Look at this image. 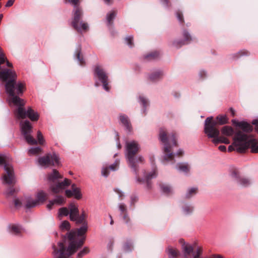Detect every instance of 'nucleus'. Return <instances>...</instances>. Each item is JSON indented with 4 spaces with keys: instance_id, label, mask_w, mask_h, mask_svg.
Segmentation results:
<instances>
[{
    "instance_id": "1",
    "label": "nucleus",
    "mask_w": 258,
    "mask_h": 258,
    "mask_svg": "<svg viewBox=\"0 0 258 258\" xmlns=\"http://www.w3.org/2000/svg\"><path fill=\"white\" fill-rule=\"evenodd\" d=\"M125 157L129 167L132 169L137 176V181L139 183H146L147 188L148 189L151 187V180L157 176V172L155 170H153L148 174L145 178L142 179L138 177L139 166L137 165L139 163L144 162V159L141 156H136L140 150L139 144L135 141L127 142L125 145Z\"/></svg>"
},
{
    "instance_id": "2",
    "label": "nucleus",
    "mask_w": 258,
    "mask_h": 258,
    "mask_svg": "<svg viewBox=\"0 0 258 258\" xmlns=\"http://www.w3.org/2000/svg\"><path fill=\"white\" fill-rule=\"evenodd\" d=\"M76 234V232L73 230L67 233L68 238L71 241L68 248L66 249L63 243L60 242L58 243V249L54 245L52 246L53 253L55 258H68L75 253L83 245L85 237H83L77 241L74 240Z\"/></svg>"
},
{
    "instance_id": "3",
    "label": "nucleus",
    "mask_w": 258,
    "mask_h": 258,
    "mask_svg": "<svg viewBox=\"0 0 258 258\" xmlns=\"http://www.w3.org/2000/svg\"><path fill=\"white\" fill-rule=\"evenodd\" d=\"M235 145L237 146L236 151L244 153L245 150L250 148L252 153H258V141L256 139H248V136L241 131L237 132L234 137Z\"/></svg>"
},
{
    "instance_id": "4",
    "label": "nucleus",
    "mask_w": 258,
    "mask_h": 258,
    "mask_svg": "<svg viewBox=\"0 0 258 258\" xmlns=\"http://www.w3.org/2000/svg\"><path fill=\"white\" fill-rule=\"evenodd\" d=\"M18 97L11 98V101L14 105L18 106V108L14 111V114L18 119H24L28 117L31 121H37L39 119V114L29 107L26 110L24 106L25 104L24 100Z\"/></svg>"
},
{
    "instance_id": "5",
    "label": "nucleus",
    "mask_w": 258,
    "mask_h": 258,
    "mask_svg": "<svg viewBox=\"0 0 258 258\" xmlns=\"http://www.w3.org/2000/svg\"><path fill=\"white\" fill-rule=\"evenodd\" d=\"M159 139L160 141L164 144V160L166 161L173 160L174 158V154L173 153L171 152V146L168 143V140H171L173 145L177 146V143L176 142L175 134L171 133L168 137L166 131L164 128H161L159 131Z\"/></svg>"
},
{
    "instance_id": "6",
    "label": "nucleus",
    "mask_w": 258,
    "mask_h": 258,
    "mask_svg": "<svg viewBox=\"0 0 258 258\" xmlns=\"http://www.w3.org/2000/svg\"><path fill=\"white\" fill-rule=\"evenodd\" d=\"M62 178V176L56 169H53L52 173L48 174V180L53 183H56V184L50 185V188L53 193L57 194L60 192L71 184V180L67 178H65L63 181L57 182L58 179Z\"/></svg>"
},
{
    "instance_id": "7",
    "label": "nucleus",
    "mask_w": 258,
    "mask_h": 258,
    "mask_svg": "<svg viewBox=\"0 0 258 258\" xmlns=\"http://www.w3.org/2000/svg\"><path fill=\"white\" fill-rule=\"evenodd\" d=\"M204 132L209 138H213L212 142L215 144L221 143L219 130L217 127V122L214 121L213 117H207L205 121Z\"/></svg>"
},
{
    "instance_id": "8",
    "label": "nucleus",
    "mask_w": 258,
    "mask_h": 258,
    "mask_svg": "<svg viewBox=\"0 0 258 258\" xmlns=\"http://www.w3.org/2000/svg\"><path fill=\"white\" fill-rule=\"evenodd\" d=\"M0 166H4L6 171L2 176L3 183L9 185L14 184L16 181L13 167L11 165L7 164L6 156L3 154H0Z\"/></svg>"
},
{
    "instance_id": "9",
    "label": "nucleus",
    "mask_w": 258,
    "mask_h": 258,
    "mask_svg": "<svg viewBox=\"0 0 258 258\" xmlns=\"http://www.w3.org/2000/svg\"><path fill=\"white\" fill-rule=\"evenodd\" d=\"M83 16L82 9L79 7H75L73 10V18L72 22V27L78 32L87 31L89 29L88 24L81 21Z\"/></svg>"
},
{
    "instance_id": "10",
    "label": "nucleus",
    "mask_w": 258,
    "mask_h": 258,
    "mask_svg": "<svg viewBox=\"0 0 258 258\" xmlns=\"http://www.w3.org/2000/svg\"><path fill=\"white\" fill-rule=\"evenodd\" d=\"M39 164L45 167L50 166H61L59 155L55 152L48 153L38 159Z\"/></svg>"
},
{
    "instance_id": "11",
    "label": "nucleus",
    "mask_w": 258,
    "mask_h": 258,
    "mask_svg": "<svg viewBox=\"0 0 258 258\" xmlns=\"http://www.w3.org/2000/svg\"><path fill=\"white\" fill-rule=\"evenodd\" d=\"M21 130L22 135L26 142L29 145H35L37 143L36 140L30 135L32 132V125L28 120H25L21 123Z\"/></svg>"
},
{
    "instance_id": "12",
    "label": "nucleus",
    "mask_w": 258,
    "mask_h": 258,
    "mask_svg": "<svg viewBox=\"0 0 258 258\" xmlns=\"http://www.w3.org/2000/svg\"><path fill=\"white\" fill-rule=\"evenodd\" d=\"M94 77L98 78V79L102 83L103 88L107 91L109 90V87L108 84V76L102 68V67L98 65H95L94 67Z\"/></svg>"
},
{
    "instance_id": "13",
    "label": "nucleus",
    "mask_w": 258,
    "mask_h": 258,
    "mask_svg": "<svg viewBox=\"0 0 258 258\" xmlns=\"http://www.w3.org/2000/svg\"><path fill=\"white\" fill-rule=\"evenodd\" d=\"M232 123L236 126L240 127L244 132L249 133L253 130V127L246 121H238L236 119H232Z\"/></svg>"
},
{
    "instance_id": "14",
    "label": "nucleus",
    "mask_w": 258,
    "mask_h": 258,
    "mask_svg": "<svg viewBox=\"0 0 258 258\" xmlns=\"http://www.w3.org/2000/svg\"><path fill=\"white\" fill-rule=\"evenodd\" d=\"M231 176L239 184L242 186L246 187L250 184V181L248 178L240 177L238 172L236 170H234L231 173Z\"/></svg>"
},
{
    "instance_id": "15",
    "label": "nucleus",
    "mask_w": 258,
    "mask_h": 258,
    "mask_svg": "<svg viewBox=\"0 0 258 258\" xmlns=\"http://www.w3.org/2000/svg\"><path fill=\"white\" fill-rule=\"evenodd\" d=\"M70 219L72 221L77 220L79 216V210L74 203H71L69 206Z\"/></svg>"
},
{
    "instance_id": "16",
    "label": "nucleus",
    "mask_w": 258,
    "mask_h": 258,
    "mask_svg": "<svg viewBox=\"0 0 258 258\" xmlns=\"http://www.w3.org/2000/svg\"><path fill=\"white\" fill-rule=\"evenodd\" d=\"M119 120L127 131L131 132L132 131V125L126 115H120L119 116Z\"/></svg>"
},
{
    "instance_id": "17",
    "label": "nucleus",
    "mask_w": 258,
    "mask_h": 258,
    "mask_svg": "<svg viewBox=\"0 0 258 258\" xmlns=\"http://www.w3.org/2000/svg\"><path fill=\"white\" fill-rule=\"evenodd\" d=\"M6 62V65L8 67L12 68L13 67V64L9 62L7 59L4 51L1 47H0V65Z\"/></svg>"
},
{
    "instance_id": "18",
    "label": "nucleus",
    "mask_w": 258,
    "mask_h": 258,
    "mask_svg": "<svg viewBox=\"0 0 258 258\" xmlns=\"http://www.w3.org/2000/svg\"><path fill=\"white\" fill-rule=\"evenodd\" d=\"M47 199V194L43 191H39L36 195V201L38 205L43 203Z\"/></svg>"
},
{
    "instance_id": "19",
    "label": "nucleus",
    "mask_w": 258,
    "mask_h": 258,
    "mask_svg": "<svg viewBox=\"0 0 258 258\" xmlns=\"http://www.w3.org/2000/svg\"><path fill=\"white\" fill-rule=\"evenodd\" d=\"M163 76V72L161 71H158L151 74L149 76V79L152 82H155L161 79Z\"/></svg>"
},
{
    "instance_id": "20",
    "label": "nucleus",
    "mask_w": 258,
    "mask_h": 258,
    "mask_svg": "<svg viewBox=\"0 0 258 258\" xmlns=\"http://www.w3.org/2000/svg\"><path fill=\"white\" fill-rule=\"evenodd\" d=\"M37 205V201L35 200L32 199L31 197H28L26 198V203L25 206L26 209L34 208Z\"/></svg>"
},
{
    "instance_id": "21",
    "label": "nucleus",
    "mask_w": 258,
    "mask_h": 258,
    "mask_svg": "<svg viewBox=\"0 0 258 258\" xmlns=\"http://www.w3.org/2000/svg\"><path fill=\"white\" fill-rule=\"evenodd\" d=\"M217 125H223L228 121V118L226 115H219L216 117Z\"/></svg>"
},
{
    "instance_id": "22",
    "label": "nucleus",
    "mask_w": 258,
    "mask_h": 258,
    "mask_svg": "<svg viewBox=\"0 0 258 258\" xmlns=\"http://www.w3.org/2000/svg\"><path fill=\"white\" fill-rule=\"evenodd\" d=\"M222 135L226 136H231L234 133L233 129L230 126H224L221 129Z\"/></svg>"
},
{
    "instance_id": "23",
    "label": "nucleus",
    "mask_w": 258,
    "mask_h": 258,
    "mask_svg": "<svg viewBox=\"0 0 258 258\" xmlns=\"http://www.w3.org/2000/svg\"><path fill=\"white\" fill-rule=\"evenodd\" d=\"M75 56L81 65H84L85 64V62L83 57L81 55V48L80 46H79L76 49L75 51Z\"/></svg>"
},
{
    "instance_id": "24",
    "label": "nucleus",
    "mask_w": 258,
    "mask_h": 258,
    "mask_svg": "<svg viewBox=\"0 0 258 258\" xmlns=\"http://www.w3.org/2000/svg\"><path fill=\"white\" fill-rule=\"evenodd\" d=\"M116 13L114 11H111L106 15V20L108 25H111L113 24V20L116 16Z\"/></svg>"
},
{
    "instance_id": "25",
    "label": "nucleus",
    "mask_w": 258,
    "mask_h": 258,
    "mask_svg": "<svg viewBox=\"0 0 258 258\" xmlns=\"http://www.w3.org/2000/svg\"><path fill=\"white\" fill-rule=\"evenodd\" d=\"M72 188L73 189V197L74 196L76 199H80L82 198V194L80 188L77 187L75 184L72 185Z\"/></svg>"
},
{
    "instance_id": "26",
    "label": "nucleus",
    "mask_w": 258,
    "mask_h": 258,
    "mask_svg": "<svg viewBox=\"0 0 258 258\" xmlns=\"http://www.w3.org/2000/svg\"><path fill=\"white\" fill-rule=\"evenodd\" d=\"M88 230V224L87 222H85L83 224V225L77 230V235L79 236H82L84 235Z\"/></svg>"
},
{
    "instance_id": "27",
    "label": "nucleus",
    "mask_w": 258,
    "mask_h": 258,
    "mask_svg": "<svg viewBox=\"0 0 258 258\" xmlns=\"http://www.w3.org/2000/svg\"><path fill=\"white\" fill-rule=\"evenodd\" d=\"M177 169L179 171L185 173H187L189 171V166L187 163H178L177 165Z\"/></svg>"
},
{
    "instance_id": "28",
    "label": "nucleus",
    "mask_w": 258,
    "mask_h": 258,
    "mask_svg": "<svg viewBox=\"0 0 258 258\" xmlns=\"http://www.w3.org/2000/svg\"><path fill=\"white\" fill-rule=\"evenodd\" d=\"M87 217V215L85 213L84 211H83L81 214L80 215H79L78 218L76 221V224H84L85 222H87L86 221Z\"/></svg>"
},
{
    "instance_id": "29",
    "label": "nucleus",
    "mask_w": 258,
    "mask_h": 258,
    "mask_svg": "<svg viewBox=\"0 0 258 258\" xmlns=\"http://www.w3.org/2000/svg\"><path fill=\"white\" fill-rule=\"evenodd\" d=\"M160 187L163 193L166 195H169L172 193V189L169 185L165 184H161Z\"/></svg>"
},
{
    "instance_id": "30",
    "label": "nucleus",
    "mask_w": 258,
    "mask_h": 258,
    "mask_svg": "<svg viewBox=\"0 0 258 258\" xmlns=\"http://www.w3.org/2000/svg\"><path fill=\"white\" fill-rule=\"evenodd\" d=\"M182 249H183L185 254L188 255L192 252L194 248L191 245L188 244H185L184 243L182 245Z\"/></svg>"
},
{
    "instance_id": "31",
    "label": "nucleus",
    "mask_w": 258,
    "mask_h": 258,
    "mask_svg": "<svg viewBox=\"0 0 258 258\" xmlns=\"http://www.w3.org/2000/svg\"><path fill=\"white\" fill-rule=\"evenodd\" d=\"M160 55L159 52H152L145 56V58L148 60H154L157 58Z\"/></svg>"
},
{
    "instance_id": "32",
    "label": "nucleus",
    "mask_w": 258,
    "mask_h": 258,
    "mask_svg": "<svg viewBox=\"0 0 258 258\" xmlns=\"http://www.w3.org/2000/svg\"><path fill=\"white\" fill-rule=\"evenodd\" d=\"M10 228V231L15 235H18L21 232V228L18 225H13Z\"/></svg>"
},
{
    "instance_id": "33",
    "label": "nucleus",
    "mask_w": 258,
    "mask_h": 258,
    "mask_svg": "<svg viewBox=\"0 0 258 258\" xmlns=\"http://www.w3.org/2000/svg\"><path fill=\"white\" fill-rule=\"evenodd\" d=\"M168 254L169 257L174 258L176 257L179 254V251L175 249H173L171 247H168L167 249Z\"/></svg>"
},
{
    "instance_id": "34",
    "label": "nucleus",
    "mask_w": 258,
    "mask_h": 258,
    "mask_svg": "<svg viewBox=\"0 0 258 258\" xmlns=\"http://www.w3.org/2000/svg\"><path fill=\"white\" fill-rule=\"evenodd\" d=\"M183 36L184 37L183 40L187 44L190 43L192 40L191 36L186 30H184L183 31Z\"/></svg>"
},
{
    "instance_id": "35",
    "label": "nucleus",
    "mask_w": 258,
    "mask_h": 258,
    "mask_svg": "<svg viewBox=\"0 0 258 258\" xmlns=\"http://www.w3.org/2000/svg\"><path fill=\"white\" fill-rule=\"evenodd\" d=\"M197 190L198 188L197 187H192L189 188L185 195V198L186 199L190 198L193 195L197 194Z\"/></svg>"
},
{
    "instance_id": "36",
    "label": "nucleus",
    "mask_w": 258,
    "mask_h": 258,
    "mask_svg": "<svg viewBox=\"0 0 258 258\" xmlns=\"http://www.w3.org/2000/svg\"><path fill=\"white\" fill-rule=\"evenodd\" d=\"M69 215V209L66 207L61 208L58 210V216H67Z\"/></svg>"
},
{
    "instance_id": "37",
    "label": "nucleus",
    "mask_w": 258,
    "mask_h": 258,
    "mask_svg": "<svg viewBox=\"0 0 258 258\" xmlns=\"http://www.w3.org/2000/svg\"><path fill=\"white\" fill-rule=\"evenodd\" d=\"M59 227L61 230H69L71 225L69 221L65 220L61 223Z\"/></svg>"
},
{
    "instance_id": "38",
    "label": "nucleus",
    "mask_w": 258,
    "mask_h": 258,
    "mask_svg": "<svg viewBox=\"0 0 258 258\" xmlns=\"http://www.w3.org/2000/svg\"><path fill=\"white\" fill-rule=\"evenodd\" d=\"M41 148L39 147H32L29 150V153L31 155H36L41 152Z\"/></svg>"
},
{
    "instance_id": "39",
    "label": "nucleus",
    "mask_w": 258,
    "mask_h": 258,
    "mask_svg": "<svg viewBox=\"0 0 258 258\" xmlns=\"http://www.w3.org/2000/svg\"><path fill=\"white\" fill-rule=\"evenodd\" d=\"M18 191L17 190L15 189L14 187H11L9 188L5 192V195L7 197L13 196Z\"/></svg>"
},
{
    "instance_id": "40",
    "label": "nucleus",
    "mask_w": 258,
    "mask_h": 258,
    "mask_svg": "<svg viewBox=\"0 0 258 258\" xmlns=\"http://www.w3.org/2000/svg\"><path fill=\"white\" fill-rule=\"evenodd\" d=\"M52 201L54 202V204H56L59 205H61L65 202L63 197L61 196H57L55 199Z\"/></svg>"
},
{
    "instance_id": "41",
    "label": "nucleus",
    "mask_w": 258,
    "mask_h": 258,
    "mask_svg": "<svg viewBox=\"0 0 258 258\" xmlns=\"http://www.w3.org/2000/svg\"><path fill=\"white\" fill-rule=\"evenodd\" d=\"M249 54V52L247 50L243 49L239 51L237 53L234 54L233 56L236 58H238L244 55H248Z\"/></svg>"
},
{
    "instance_id": "42",
    "label": "nucleus",
    "mask_w": 258,
    "mask_h": 258,
    "mask_svg": "<svg viewBox=\"0 0 258 258\" xmlns=\"http://www.w3.org/2000/svg\"><path fill=\"white\" fill-rule=\"evenodd\" d=\"M173 45L176 48H179L181 47L182 45L187 44L186 43L184 40H178L174 41L172 43Z\"/></svg>"
},
{
    "instance_id": "43",
    "label": "nucleus",
    "mask_w": 258,
    "mask_h": 258,
    "mask_svg": "<svg viewBox=\"0 0 258 258\" xmlns=\"http://www.w3.org/2000/svg\"><path fill=\"white\" fill-rule=\"evenodd\" d=\"M89 251L88 247H85L83 250H81L77 255V257L79 258L82 257L83 255L88 253Z\"/></svg>"
},
{
    "instance_id": "44",
    "label": "nucleus",
    "mask_w": 258,
    "mask_h": 258,
    "mask_svg": "<svg viewBox=\"0 0 258 258\" xmlns=\"http://www.w3.org/2000/svg\"><path fill=\"white\" fill-rule=\"evenodd\" d=\"M37 140L38 141L39 144L40 145H43L45 142V140H44V139L43 138V136L40 131L37 132Z\"/></svg>"
},
{
    "instance_id": "45",
    "label": "nucleus",
    "mask_w": 258,
    "mask_h": 258,
    "mask_svg": "<svg viewBox=\"0 0 258 258\" xmlns=\"http://www.w3.org/2000/svg\"><path fill=\"white\" fill-rule=\"evenodd\" d=\"M194 208L189 205H185L183 208V212L185 214H189L191 213L192 212Z\"/></svg>"
},
{
    "instance_id": "46",
    "label": "nucleus",
    "mask_w": 258,
    "mask_h": 258,
    "mask_svg": "<svg viewBox=\"0 0 258 258\" xmlns=\"http://www.w3.org/2000/svg\"><path fill=\"white\" fill-rule=\"evenodd\" d=\"M126 43L127 44L131 47L134 46L133 43V36H128L126 37L125 39Z\"/></svg>"
},
{
    "instance_id": "47",
    "label": "nucleus",
    "mask_w": 258,
    "mask_h": 258,
    "mask_svg": "<svg viewBox=\"0 0 258 258\" xmlns=\"http://www.w3.org/2000/svg\"><path fill=\"white\" fill-rule=\"evenodd\" d=\"M176 16L180 23H183L184 22L183 17L181 12H180V11H177L176 12Z\"/></svg>"
},
{
    "instance_id": "48",
    "label": "nucleus",
    "mask_w": 258,
    "mask_h": 258,
    "mask_svg": "<svg viewBox=\"0 0 258 258\" xmlns=\"http://www.w3.org/2000/svg\"><path fill=\"white\" fill-rule=\"evenodd\" d=\"M124 250L126 251H130L133 248V245L131 242H126L123 246Z\"/></svg>"
},
{
    "instance_id": "49",
    "label": "nucleus",
    "mask_w": 258,
    "mask_h": 258,
    "mask_svg": "<svg viewBox=\"0 0 258 258\" xmlns=\"http://www.w3.org/2000/svg\"><path fill=\"white\" fill-rule=\"evenodd\" d=\"M139 99H140V102H141V104L142 105L143 107L144 108V111H145L146 107L148 105V101L146 99V98H145L143 97H140Z\"/></svg>"
},
{
    "instance_id": "50",
    "label": "nucleus",
    "mask_w": 258,
    "mask_h": 258,
    "mask_svg": "<svg viewBox=\"0 0 258 258\" xmlns=\"http://www.w3.org/2000/svg\"><path fill=\"white\" fill-rule=\"evenodd\" d=\"M64 3L67 4L69 3L73 5L74 6V8L75 7H78L77 5L79 3V0H64Z\"/></svg>"
},
{
    "instance_id": "51",
    "label": "nucleus",
    "mask_w": 258,
    "mask_h": 258,
    "mask_svg": "<svg viewBox=\"0 0 258 258\" xmlns=\"http://www.w3.org/2000/svg\"><path fill=\"white\" fill-rule=\"evenodd\" d=\"M118 208L121 214L126 213V208L124 204H120L118 206Z\"/></svg>"
},
{
    "instance_id": "52",
    "label": "nucleus",
    "mask_w": 258,
    "mask_h": 258,
    "mask_svg": "<svg viewBox=\"0 0 258 258\" xmlns=\"http://www.w3.org/2000/svg\"><path fill=\"white\" fill-rule=\"evenodd\" d=\"M118 165H119V161L116 160L113 164L110 165L109 166V167H108V168L111 170L114 171L116 169V168L118 166Z\"/></svg>"
},
{
    "instance_id": "53",
    "label": "nucleus",
    "mask_w": 258,
    "mask_h": 258,
    "mask_svg": "<svg viewBox=\"0 0 258 258\" xmlns=\"http://www.w3.org/2000/svg\"><path fill=\"white\" fill-rule=\"evenodd\" d=\"M14 203L15 207L17 208H20L22 205L21 201L19 199H15L14 200Z\"/></svg>"
},
{
    "instance_id": "54",
    "label": "nucleus",
    "mask_w": 258,
    "mask_h": 258,
    "mask_svg": "<svg viewBox=\"0 0 258 258\" xmlns=\"http://www.w3.org/2000/svg\"><path fill=\"white\" fill-rule=\"evenodd\" d=\"M109 168L108 167H103L102 169L101 173L102 175L105 177H107L109 175Z\"/></svg>"
},
{
    "instance_id": "55",
    "label": "nucleus",
    "mask_w": 258,
    "mask_h": 258,
    "mask_svg": "<svg viewBox=\"0 0 258 258\" xmlns=\"http://www.w3.org/2000/svg\"><path fill=\"white\" fill-rule=\"evenodd\" d=\"M219 138L220 141H221V143H224L225 144H229L230 143L229 139L225 137L219 136Z\"/></svg>"
},
{
    "instance_id": "56",
    "label": "nucleus",
    "mask_w": 258,
    "mask_h": 258,
    "mask_svg": "<svg viewBox=\"0 0 258 258\" xmlns=\"http://www.w3.org/2000/svg\"><path fill=\"white\" fill-rule=\"evenodd\" d=\"M66 196L68 198H71L73 197V189H67L65 191Z\"/></svg>"
},
{
    "instance_id": "57",
    "label": "nucleus",
    "mask_w": 258,
    "mask_h": 258,
    "mask_svg": "<svg viewBox=\"0 0 258 258\" xmlns=\"http://www.w3.org/2000/svg\"><path fill=\"white\" fill-rule=\"evenodd\" d=\"M233 140H234L233 139ZM235 143V141H234V143L232 144V145H230L228 148V151L229 152H232V151L234 150H235V148L234 147V146L236 148L235 150H236V149L237 148V146H236L234 144Z\"/></svg>"
},
{
    "instance_id": "58",
    "label": "nucleus",
    "mask_w": 258,
    "mask_h": 258,
    "mask_svg": "<svg viewBox=\"0 0 258 258\" xmlns=\"http://www.w3.org/2000/svg\"><path fill=\"white\" fill-rule=\"evenodd\" d=\"M123 218L126 224H128L130 222V218L126 213H124Z\"/></svg>"
},
{
    "instance_id": "59",
    "label": "nucleus",
    "mask_w": 258,
    "mask_h": 258,
    "mask_svg": "<svg viewBox=\"0 0 258 258\" xmlns=\"http://www.w3.org/2000/svg\"><path fill=\"white\" fill-rule=\"evenodd\" d=\"M15 0H9L6 4V7H11L14 3Z\"/></svg>"
},
{
    "instance_id": "60",
    "label": "nucleus",
    "mask_w": 258,
    "mask_h": 258,
    "mask_svg": "<svg viewBox=\"0 0 258 258\" xmlns=\"http://www.w3.org/2000/svg\"><path fill=\"white\" fill-rule=\"evenodd\" d=\"M252 124L255 125V130L258 132V119H254L252 121Z\"/></svg>"
},
{
    "instance_id": "61",
    "label": "nucleus",
    "mask_w": 258,
    "mask_h": 258,
    "mask_svg": "<svg viewBox=\"0 0 258 258\" xmlns=\"http://www.w3.org/2000/svg\"><path fill=\"white\" fill-rule=\"evenodd\" d=\"M54 205V202L53 201H50L49 203L47 205V208L49 210H51L52 209V206Z\"/></svg>"
},
{
    "instance_id": "62",
    "label": "nucleus",
    "mask_w": 258,
    "mask_h": 258,
    "mask_svg": "<svg viewBox=\"0 0 258 258\" xmlns=\"http://www.w3.org/2000/svg\"><path fill=\"white\" fill-rule=\"evenodd\" d=\"M219 150L222 152H225L226 150V147L224 145H221L218 147Z\"/></svg>"
},
{
    "instance_id": "63",
    "label": "nucleus",
    "mask_w": 258,
    "mask_h": 258,
    "mask_svg": "<svg viewBox=\"0 0 258 258\" xmlns=\"http://www.w3.org/2000/svg\"><path fill=\"white\" fill-rule=\"evenodd\" d=\"M114 191L118 194L119 198H122L124 196L123 194L120 190L116 189H114Z\"/></svg>"
},
{
    "instance_id": "64",
    "label": "nucleus",
    "mask_w": 258,
    "mask_h": 258,
    "mask_svg": "<svg viewBox=\"0 0 258 258\" xmlns=\"http://www.w3.org/2000/svg\"><path fill=\"white\" fill-rule=\"evenodd\" d=\"M229 111L231 113V116L232 117H234L235 115V110L232 107H230L229 109Z\"/></svg>"
}]
</instances>
